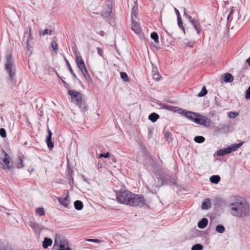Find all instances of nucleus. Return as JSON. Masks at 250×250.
<instances>
[{
	"instance_id": "14",
	"label": "nucleus",
	"mask_w": 250,
	"mask_h": 250,
	"mask_svg": "<svg viewBox=\"0 0 250 250\" xmlns=\"http://www.w3.org/2000/svg\"><path fill=\"white\" fill-rule=\"evenodd\" d=\"M76 62L80 71L84 70L86 69L84 61L81 56H76Z\"/></svg>"
},
{
	"instance_id": "49",
	"label": "nucleus",
	"mask_w": 250,
	"mask_h": 250,
	"mask_svg": "<svg viewBox=\"0 0 250 250\" xmlns=\"http://www.w3.org/2000/svg\"><path fill=\"white\" fill-rule=\"evenodd\" d=\"M194 29L196 30L198 34H199L201 32V26L200 23L198 22L197 24H196L194 26Z\"/></svg>"
},
{
	"instance_id": "7",
	"label": "nucleus",
	"mask_w": 250,
	"mask_h": 250,
	"mask_svg": "<svg viewBox=\"0 0 250 250\" xmlns=\"http://www.w3.org/2000/svg\"><path fill=\"white\" fill-rule=\"evenodd\" d=\"M68 94L71 97V102L78 105L81 104L83 101V94L80 92L74 91L71 89L68 90Z\"/></svg>"
},
{
	"instance_id": "23",
	"label": "nucleus",
	"mask_w": 250,
	"mask_h": 250,
	"mask_svg": "<svg viewBox=\"0 0 250 250\" xmlns=\"http://www.w3.org/2000/svg\"><path fill=\"white\" fill-rule=\"evenodd\" d=\"M233 76L229 73H226L224 75V81L226 83H231L233 81Z\"/></svg>"
},
{
	"instance_id": "13",
	"label": "nucleus",
	"mask_w": 250,
	"mask_h": 250,
	"mask_svg": "<svg viewBox=\"0 0 250 250\" xmlns=\"http://www.w3.org/2000/svg\"><path fill=\"white\" fill-rule=\"evenodd\" d=\"M66 173L69 183L71 186H72L74 183V171L71 167H68Z\"/></svg>"
},
{
	"instance_id": "50",
	"label": "nucleus",
	"mask_w": 250,
	"mask_h": 250,
	"mask_svg": "<svg viewBox=\"0 0 250 250\" xmlns=\"http://www.w3.org/2000/svg\"><path fill=\"white\" fill-rule=\"evenodd\" d=\"M152 75H153V79H154L156 81H159L161 77L160 74L159 73H153V74H152Z\"/></svg>"
},
{
	"instance_id": "26",
	"label": "nucleus",
	"mask_w": 250,
	"mask_h": 250,
	"mask_svg": "<svg viewBox=\"0 0 250 250\" xmlns=\"http://www.w3.org/2000/svg\"><path fill=\"white\" fill-rule=\"evenodd\" d=\"M220 177L219 175H212L210 177V181L213 184H218L220 181Z\"/></svg>"
},
{
	"instance_id": "24",
	"label": "nucleus",
	"mask_w": 250,
	"mask_h": 250,
	"mask_svg": "<svg viewBox=\"0 0 250 250\" xmlns=\"http://www.w3.org/2000/svg\"><path fill=\"white\" fill-rule=\"evenodd\" d=\"M74 208L78 210H80L83 209V202L80 200H76L74 203Z\"/></svg>"
},
{
	"instance_id": "40",
	"label": "nucleus",
	"mask_w": 250,
	"mask_h": 250,
	"mask_svg": "<svg viewBox=\"0 0 250 250\" xmlns=\"http://www.w3.org/2000/svg\"><path fill=\"white\" fill-rule=\"evenodd\" d=\"M24 167L23 160L19 157L17 161V167L18 168H21Z\"/></svg>"
},
{
	"instance_id": "64",
	"label": "nucleus",
	"mask_w": 250,
	"mask_h": 250,
	"mask_svg": "<svg viewBox=\"0 0 250 250\" xmlns=\"http://www.w3.org/2000/svg\"><path fill=\"white\" fill-rule=\"evenodd\" d=\"M246 62L248 64V65L250 66V57L247 59L246 61Z\"/></svg>"
},
{
	"instance_id": "15",
	"label": "nucleus",
	"mask_w": 250,
	"mask_h": 250,
	"mask_svg": "<svg viewBox=\"0 0 250 250\" xmlns=\"http://www.w3.org/2000/svg\"><path fill=\"white\" fill-rule=\"evenodd\" d=\"M58 250H72V249L69 247L68 241L65 239H62L60 241L59 249Z\"/></svg>"
},
{
	"instance_id": "4",
	"label": "nucleus",
	"mask_w": 250,
	"mask_h": 250,
	"mask_svg": "<svg viewBox=\"0 0 250 250\" xmlns=\"http://www.w3.org/2000/svg\"><path fill=\"white\" fill-rule=\"evenodd\" d=\"M5 59V70L9 75L8 84L11 88L13 89L17 83L16 80L14 77L16 71L14 59L12 57V55L10 53L6 54Z\"/></svg>"
},
{
	"instance_id": "44",
	"label": "nucleus",
	"mask_w": 250,
	"mask_h": 250,
	"mask_svg": "<svg viewBox=\"0 0 250 250\" xmlns=\"http://www.w3.org/2000/svg\"><path fill=\"white\" fill-rule=\"evenodd\" d=\"M0 135L2 138H5L6 137V132L4 128H0Z\"/></svg>"
},
{
	"instance_id": "39",
	"label": "nucleus",
	"mask_w": 250,
	"mask_h": 250,
	"mask_svg": "<svg viewBox=\"0 0 250 250\" xmlns=\"http://www.w3.org/2000/svg\"><path fill=\"white\" fill-rule=\"evenodd\" d=\"M203 247L201 244H196L191 248V250H202Z\"/></svg>"
},
{
	"instance_id": "53",
	"label": "nucleus",
	"mask_w": 250,
	"mask_h": 250,
	"mask_svg": "<svg viewBox=\"0 0 250 250\" xmlns=\"http://www.w3.org/2000/svg\"><path fill=\"white\" fill-rule=\"evenodd\" d=\"M195 44V42L194 41H189L186 44V46H188L189 48H192L194 44Z\"/></svg>"
},
{
	"instance_id": "25",
	"label": "nucleus",
	"mask_w": 250,
	"mask_h": 250,
	"mask_svg": "<svg viewBox=\"0 0 250 250\" xmlns=\"http://www.w3.org/2000/svg\"><path fill=\"white\" fill-rule=\"evenodd\" d=\"M82 112H85L88 109V107L86 103L84 101H82L81 104H80L77 105Z\"/></svg>"
},
{
	"instance_id": "29",
	"label": "nucleus",
	"mask_w": 250,
	"mask_h": 250,
	"mask_svg": "<svg viewBox=\"0 0 250 250\" xmlns=\"http://www.w3.org/2000/svg\"><path fill=\"white\" fill-rule=\"evenodd\" d=\"M151 38L154 40L156 43H159V36L157 32H153L150 34Z\"/></svg>"
},
{
	"instance_id": "32",
	"label": "nucleus",
	"mask_w": 250,
	"mask_h": 250,
	"mask_svg": "<svg viewBox=\"0 0 250 250\" xmlns=\"http://www.w3.org/2000/svg\"><path fill=\"white\" fill-rule=\"evenodd\" d=\"M177 24L179 28L182 29V30L183 31L184 33L185 34V28L183 25V21L181 18V17H177Z\"/></svg>"
},
{
	"instance_id": "20",
	"label": "nucleus",
	"mask_w": 250,
	"mask_h": 250,
	"mask_svg": "<svg viewBox=\"0 0 250 250\" xmlns=\"http://www.w3.org/2000/svg\"><path fill=\"white\" fill-rule=\"evenodd\" d=\"M201 208L203 209H208L211 208V201L208 198L206 199L202 204Z\"/></svg>"
},
{
	"instance_id": "16",
	"label": "nucleus",
	"mask_w": 250,
	"mask_h": 250,
	"mask_svg": "<svg viewBox=\"0 0 250 250\" xmlns=\"http://www.w3.org/2000/svg\"><path fill=\"white\" fill-rule=\"evenodd\" d=\"M58 201L59 203L62 206L67 207L69 204L70 201L68 194L65 197H58Z\"/></svg>"
},
{
	"instance_id": "56",
	"label": "nucleus",
	"mask_w": 250,
	"mask_h": 250,
	"mask_svg": "<svg viewBox=\"0 0 250 250\" xmlns=\"http://www.w3.org/2000/svg\"><path fill=\"white\" fill-rule=\"evenodd\" d=\"M171 135V133L169 132H166L165 135V137L167 138H170Z\"/></svg>"
},
{
	"instance_id": "58",
	"label": "nucleus",
	"mask_w": 250,
	"mask_h": 250,
	"mask_svg": "<svg viewBox=\"0 0 250 250\" xmlns=\"http://www.w3.org/2000/svg\"><path fill=\"white\" fill-rule=\"evenodd\" d=\"M174 10H175V13H176V14L177 18V17H181V15H180V12H179V11H178V10L177 8H174Z\"/></svg>"
},
{
	"instance_id": "6",
	"label": "nucleus",
	"mask_w": 250,
	"mask_h": 250,
	"mask_svg": "<svg viewBox=\"0 0 250 250\" xmlns=\"http://www.w3.org/2000/svg\"><path fill=\"white\" fill-rule=\"evenodd\" d=\"M244 142H240L238 144H232L227 147L220 149L217 152V155L219 156L222 157L227 154H230L234 151L238 149L243 145Z\"/></svg>"
},
{
	"instance_id": "41",
	"label": "nucleus",
	"mask_w": 250,
	"mask_h": 250,
	"mask_svg": "<svg viewBox=\"0 0 250 250\" xmlns=\"http://www.w3.org/2000/svg\"><path fill=\"white\" fill-rule=\"evenodd\" d=\"M142 150H143V153H144V155L146 157V158H149V159H151V156L150 154V153L148 152V151L147 150L146 147H144L143 148H142Z\"/></svg>"
},
{
	"instance_id": "9",
	"label": "nucleus",
	"mask_w": 250,
	"mask_h": 250,
	"mask_svg": "<svg viewBox=\"0 0 250 250\" xmlns=\"http://www.w3.org/2000/svg\"><path fill=\"white\" fill-rule=\"evenodd\" d=\"M3 168L4 169H10L13 167V162L7 153H5L4 158L2 161Z\"/></svg>"
},
{
	"instance_id": "11",
	"label": "nucleus",
	"mask_w": 250,
	"mask_h": 250,
	"mask_svg": "<svg viewBox=\"0 0 250 250\" xmlns=\"http://www.w3.org/2000/svg\"><path fill=\"white\" fill-rule=\"evenodd\" d=\"M47 131L48 135L46 136L45 141H46V143L48 147L50 149H51L54 147V141H53L52 140V133L51 131V130L49 129L48 127H47Z\"/></svg>"
},
{
	"instance_id": "42",
	"label": "nucleus",
	"mask_w": 250,
	"mask_h": 250,
	"mask_svg": "<svg viewBox=\"0 0 250 250\" xmlns=\"http://www.w3.org/2000/svg\"><path fill=\"white\" fill-rule=\"evenodd\" d=\"M52 32V31L51 29H45L42 32H41L40 34L42 36H45L48 34H49V35H51Z\"/></svg>"
},
{
	"instance_id": "51",
	"label": "nucleus",
	"mask_w": 250,
	"mask_h": 250,
	"mask_svg": "<svg viewBox=\"0 0 250 250\" xmlns=\"http://www.w3.org/2000/svg\"><path fill=\"white\" fill-rule=\"evenodd\" d=\"M97 53L101 57H102L103 58H104V54H103V49L100 48V47H97Z\"/></svg>"
},
{
	"instance_id": "18",
	"label": "nucleus",
	"mask_w": 250,
	"mask_h": 250,
	"mask_svg": "<svg viewBox=\"0 0 250 250\" xmlns=\"http://www.w3.org/2000/svg\"><path fill=\"white\" fill-rule=\"evenodd\" d=\"M208 224V220L206 218H203L198 223V227L200 229L205 228Z\"/></svg>"
},
{
	"instance_id": "47",
	"label": "nucleus",
	"mask_w": 250,
	"mask_h": 250,
	"mask_svg": "<svg viewBox=\"0 0 250 250\" xmlns=\"http://www.w3.org/2000/svg\"><path fill=\"white\" fill-rule=\"evenodd\" d=\"M153 130H154V129L152 127H148V128H147V131H148V137L149 139L151 138Z\"/></svg>"
},
{
	"instance_id": "62",
	"label": "nucleus",
	"mask_w": 250,
	"mask_h": 250,
	"mask_svg": "<svg viewBox=\"0 0 250 250\" xmlns=\"http://www.w3.org/2000/svg\"><path fill=\"white\" fill-rule=\"evenodd\" d=\"M82 177L84 181H85L87 183H89L88 179L87 177H85L83 175H82Z\"/></svg>"
},
{
	"instance_id": "52",
	"label": "nucleus",
	"mask_w": 250,
	"mask_h": 250,
	"mask_svg": "<svg viewBox=\"0 0 250 250\" xmlns=\"http://www.w3.org/2000/svg\"><path fill=\"white\" fill-rule=\"evenodd\" d=\"M0 250H13L12 248L9 246H2V247L0 246Z\"/></svg>"
},
{
	"instance_id": "30",
	"label": "nucleus",
	"mask_w": 250,
	"mask_h": 250,
	"mask_svg": "<svg viewBox=\"0 0 250 250\" xmlns=\"http://www.w3.org/2000/svg\"><path fill=\"white\" fill-rule=\"evenodd\" d=\"M216 231L220 233H223L225 231V228L223 225H218L215 228Z\"/></svg>"
},
{
	"instance_id": "57",
	"label": "nucleus",
	"mask_w": 250,
	"mask_h": 250,
	"mask_svg": "<svg viewBox=\"0 0 250 250\" xmlns=\"http://www.w3.org/2000/svg\"><path fill=\"white\" fill-rule=\"evenodd\" d=\"M190 22L192 23V25L194 26L196 24H197L199 22L197 20L193 19Z\"/></svg>"
},
{
	"instance_id": "38",
	"label": "nucleus",
	"mask_w": 250,
	"mask_h": 250,
	"mask_svg": "<svg viewBox=\"0 0 250 250\" xmlns=\"http://www.w3.org/2000/svg\"><path fill=\"white\" fill-rule=\"evenodd\" d=\"M26 44V48L28 51H30V53H32V44L31 43V42H29V39H27L26 42H25Z\"/></svg>"
},
{
	"instance_id": "28",
	"label": "nucleus",
	"mask_w": 250,
	"mask_h": 250,
	"mask_svg": "<svg viewBox=\"0 0 250 250\" xmlns=\"http://www.w3.org/2000/svg\"><path fill=\"white\" fill-rule=\"evenodd\" d=\"M51 47L55 53H57L58 51V45L55 41H52L50 44Z\"/></svg>"
},
{
	"instance_id": "63",
	"label": "nucleus",
	"mask_w": 250,
	"mask_h": 250,
	"mask_svg": "<svg viewBox=\"0 0 250 250\" xmlns=\"http://www.w3.org/2000/svg\"><path fill=\"white\" fill-rule=\"evenodd\" d=\"M58 241H57V236L56 235V238L54 240V247H55L56 246L58 245Z\"/></svg>"
},
{
	"instance_id": "48",
	"label": "nucleus",
	"mask_w": 250,
	"mask_h": 250,
	"mask_svg": "<svg viewBox=\"0 0 250 250\" xmlns=\"http://www.w3.org/2000/svg\"><path fill=\"white\" fill-rule=\"evenodd\" d=\"M245 98L247 99H250V86L245 92Z\"/></svg>"
},
{
	"instance_id": "43",
	"label": "nucleus",
	"mask_w": 250,
	"mask_h": 250,
	"mask_svg": "<svg viewBox=\"0 0 250 250\" xmlns=\"http://www.w3.org/2000/svg\"><path fill=\"white\" fill-rule=\"evenodd\" d=\"M247 69H248L247 66H245V67H243L239 72V76H241L242 77H245V71L247 70Z\"/></svg>"
},
{
	"instance_id": "59",
	"label": "nucleus",
	"mask_w": 250,
	"mask_h": 250,
	"mask_svg": "<svg viewBox=\"0 0 250 250\" xmlns=\"http://www.w3.org/2000/svg\"><path fill=\"white\" fill-rule=\"evenodd\" d=\"M62 82L63 83L64 86L66 88H68V87L69 86L68 83H67L65 81H64L63 80H62Z\"/></svg>"
},
{
	"instance_id": "35",
	"label": "nucleus",
	"mask_w": 250,
	"mask_h": 250,
	"mask_svg": "<svg viewBox=\"0 0 250 250\" xmlns=\"http://www.w3.org/2000/svg\"><path fill=\"white\" fill-rule=\"evenodd\" d=\"M208 93V90L206 89V87L205 86H204L200 92L198 94V96L200 97H203L205 96Z\"/></svg>"
},
{
	"instance_id": "5",
	"label": "nucleus",
	"mask_w": 250,
	"mask_h": 250,
	"mask_svg": "<svg viewBox=\"0 0 250 250\" xmlns=\"http://www.w3.org/2000/svg\"><path fill=\"white\" fill-rule=\"evenodd\" d=\"M155 174L158 180L161 181L162 185H168L169 186L177 185V180L175 176H173L168 169H165L163 167H161Z\"/></svg>"
},
{
	"instance_id": "55",
	"label": "nucleus",
	"mask_w": 250,
	"mask_h": 250,
	"mask_svg": "<svg viewBox=\"0 0 250 250\" xmlns=\"http://www.w3.org/2000/svg\"><path fill=\"white\" fill-rule=\"evenodd\" d=\"M87 241L89 242H96V243H99L100 242V240L97 239H89L87 240Z\"/></svg>"
},
{
	"instance_id": "45",
	"label": "nucleus",
	"mask_w": 250,
	"mask_h": 250,
	"mask_svg": "<svg viewBox=\"0 0 250 250\" xmlns=\"http://www.w3.org/2000/svg\"><path fill=\"white\" fill-rule=\"evenodd\" d=\"M111 155V154L107 152L105 153H101L99 156V158H101L102 157H104L105 158H109Z\"/></svg>"
},
{
	"instance_id": "27",
	"label": "nucleus",
	"mask_w": 250,
	"mask_h": 250,
	"mask_svg": "<svg viewBox=\"0 0 250 250\" xmlns=\"http://www.w3.org/2000/svg\"><path fill=\"white\" fill-rule=\"evenodd\" d=\"M82 73L83 74V77L87 82L91 81V78L90 75L88 74L87 69H85L84 70L81 71Z\"/></svg>"
},
{
	"instance_id": "33",
	"label": "nucleus",
	"mask_w": 250,
	"mask_h": 250,
	"mask_svg": "<svg viewBox=\"0 0 250 250\" xmlns=\"http://www.w3.org/2000/svg\"><path fill=\"white\" fill-rule=\"evenodd\" d=\"M120 76L124 82H128L129 81V78L125 72H121L120 73Z\"/></svg>"
},
{
	"instance_id": "3",
	"label": "nucleus",
	"mask_w": 250,
	"mask_h": 250,
	"mask_svg": "<svg viewBox=\"0 0 250 250\" xmlns=\"http://www.w3.org/2000/svg\"><path fill=\"white\" fill-rule=\"evenodd\" d=\"M231 214L233 216L244 218L249 215L250 207L245 201H237L230 204Z\"/></svg>"
},
{
	"instance_id": "8",
	"label": "nucleus",
	"mask_w": 250,
	"mask_h": 250,
	"mask_svg": "<svg viewBox=\"0 0 250 250\" xmlns=\"http://www.w3.org/2000/svg\"><path fill=\"white\" fill-rule=\"evenodd\" d=\"M112 1L110 0L106 1L104 6V10L101 13L102 17L104 19H106L109 17L112 13Z\"/></svg>"
},
{
	"instance_id": "61",
	"label": "nucleus",
	"mask_w": 250,
	"mask_h": 250,
	"mask_svg": "<svg viewBox=\"0 0 250 250\" xmlns=\"http://www.w3.org/2000/svg\"><path fill=\"white\" fill-rule=\"evenodd\" d=\"M186 19H188L189 21L190 22L192 20H193V19L192 18V17L189 15L188 14L185 17Z\"/></svg>"
},
{
	"instance_id": "60",
	"label": "nucleus",
	"mask_w": 250,
	"mask_h": 250,
	"mask_svg": "<svg viewBox=\"0 0 250 250\" xmlns=\"http://www.w3.org/2000/svg\"><path fill=\"white\" fill-rule=\"evenodd\" d=\"M29 38L31 40L33 39V38L32 36L31 28V27L29 28V37H28V39H29Z\"/></svg>"
},
{
	"instance_id": "12",
	"label": "nucleus",
	"mask_w": 250,
	"mask_h": 250,
	"mask_svg": "<svg viewBox=\"0 0 250 250\" xmlns=\"http://www.w3.org/2000/svg\"><path fill=\"white\" fill-rule=\"evenodd\" d=\"M131 28L137 35H140L142 33V29L139 23L136 22L134 19H131Z\"/></svg>"
},
{
	"instance_id": "54",
	"label": "nucleus",
	"mask_w": 250,
	"mask_h": 250,
	"mask_svg": "<svg viewBox=\"0 0 250 250\" xmlns=\"http://www.w3.org/2000/svg\"><path fill=\"white\" fill-rule=\"evenodd\" d=\"M116 162V159L115 158V157L111 155H110V157H109V162L110 164H112V163H115Z\"/></svg>"
},
{
	"instance_id": "19",
	"label": "nucleus",
	"mask_w": 250,
	"mask_h": 250,
	"mask_svg": "<svg viewBox=\"0 0 250 250\" xmlns=\"http://www.w3.org/2000/svg\"><path fill=\"white\" fill-rule=\"evenodd\" d=\"M52 244V240L48 237H45L42 241V247L43 249H47Z\"/></svg>"
},
{
	"instance_id": "17",
	"label": "nucleus",
	"mask_w": 250,
	"mask_h": 250,
	"mask_svg": "<svg viewBox=\"0 0 250 250\" xmlns=\"http://www.w3.org/2000/svg\"><path fill=\"white\" fill-rule=\"evenodd\" d=\"M29 226L35 231L36 233H39L42 229L41 226L38 223L30 221L29 223Z\"/></svg>"
},
{
	"instance_id": "36",
	"label": "nucleus",
	"mask_w": 250,
	"mask_h": 250,
	"mask_svg": "<svg viewBox=\"0 0 250 250\" xmlns=\"http://www.w3.org/2000/svg\"><path fill=\"white\" fill-rule=\"evenodd\" d=\"M137 6H134L131 9V19H133V16L135 17H137Z\"/></svg>"
},
{
	"instance_id": "31",
	"label": "nucleus",
	"mask_w": 250,
	"mask_h": 250,
	"mask_svg": "<svg viewBox=\"0 0 250 250\" xmlns=\"http://www.w3.org/2000/svg\"><path fill=\"white\" fill-rule=\"evenodd\" d=\"M194 140L197 143H202L205 142V138L202 136H197L194 137Z\"/></svg>"
},
{
	"instance_id": "10",
	"label": "nucleus",
	"mask_w": 250,
	"mask_h": 250,
	"mask_svg": "<svg viewBox=\"0 0 250 250\" xmlns=\"http://www.w3.org/2000/svg\"><path fill=\"white\" fill-rule=\"evenodd\" d=\"M157 104L158 105L160 106V109H164L170 111H173L174 112H178V113H179V111H178V109H180V108L175 107L166 104H163L159 101H158L157 103Z\"/></svg>"
},
{
	"instance_id": "2",
	"label": "nucleus",
	"mask_w": 250,
	"mask_h": 250,
	"mask_svg": "<svg viewBox=\"0 0 250 250\" xmlns=\"http://www.w3.org/2000/svg\"><path fill=\"white\" fill-rule=\"evenodd\" d=\"M178 111H179V114L181 115L185 116L187 119L197 124L208 127L211 123L210 120L207 117L198 113L186 110L183 108L179 109Z\"/></svg>"
},
{
	"instance_id": "34",
	"label": "nucleus",
	"mask_w": 250,
	"mask_h": 250,
	"mask_svg": "<svg viewBox=\"0 0 250 250\" xmlns=\"http://www.w3.org/2000/svg\"><path fill=\"white\" fill-rule=\"evenodd\" d=\"M106 19H107L106 21L109 24H110L112 26H114L115 25V23H116L115 19L112 16V15H111V16H110L109 17H108Z\"/></svg>"
},
{
	"instance_id": "37",
	"label": "nucleus",
	"mask_w": 250,
	"mask_h": 250,
	"mask_svg": "<svg viewBox=\"0 0 250 250\" xmlns=\"http://www.w3.org/2000/svg\"><path fill=\"white\" fill-rule=\"evenodd\" d=\"M35 211L37 214H39L41 216H43L45 214L44 210L42 207L37 208Z\"/></svg>"
},
{
	"instance_id": "1",
	"label": "nucleus",
	"mask_w": 250,
	"mask_h": 250,
	"mask_svg": "<svg viewBox=\"0 0 250 250\" xmlns=\"http://www.w3.org/2000/svg\"><path fill=\"white\" fill-rule=\"evenodd\" d=\"M117 201L121 204L133 207H142L145 204L143 195L133 193L127 190L116 191Z\"/></svg>"
},
{
	"instance_id": "21",
	"label": "nucleus",
	"mask_w": 250,
	"mask_h": 250,
	"mask_svg": "<svg viewBox=\"0 0 250 250\" xmlns=\"http://www.w3.org/2000/svg\"><path fill=\"white\" fill-rule=\"evenodd\" d=\"M64 60L66 62V65L67 66V68H68V69L69 70V71H70V72L71 73V74L73 75L74 78L75 79V80H78V81H80L79 79L77 78V76L76 75V74H75V73L74 72L70 63H69V61L65 58H64Z\"/></svg>"
},
{
	"instance_id": "46",
	"label": "nucleus",
	"mask_w": 250,
	"mask_h": 250,
	"mask_svg": "<svg viewBox=\"0 0 250 250\" xmlns=\"http://www.w3.org/2000/svg\"><path fill=\"white\" fill-rule=\"evenodd\" d=\"M238 115V113L236 112L231 111L229 114V116L230 118H234Z\"/></svg>"
},
{
	"instance_id": "22",
	"label": "nucleus",
	"mask_w": 250,
	"mask_h": 250,
	"mask_svg": "<svg viewBox=\"0 0 250 250\" xmlns=\"http://www.w3.org/2000/svg\"><path fill=\"white\" fill-rule=\"evenodd\" d=\"M159 117L160 116L158 114L153 112L149 115L148 119L152 122L154 123L156 122Z\"/></svg>"
}]
</instances>
